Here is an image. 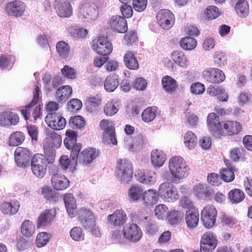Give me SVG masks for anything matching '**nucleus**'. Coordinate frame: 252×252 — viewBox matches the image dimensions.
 Here are the masks:
<instances>
[{
  "instance_id": "nucleus-28",
  "label": "nucleus",
  "mask_w": 252,
  "mask_h": 252,
  "mask_svg": "<svg viewBox=\"0 0 252 252\" xmlns=\"http://www.w3.org/2000/svg\"><path fill=\"white\" fill-rule=\"evenodd\" d=\"M40 90L38 86H36L33 91V96L31 103L26 105L21 110V113L24 119L27 121L30 115V109L35 106L39 101Z\"/></svg>"
},
{
  "instance_id": "nucleus-25",
  "label": "nucleus",
  "mask_w": 252,
  "mask_h": 252,
  "mask_svg": "<svg viewBox=\"0 0 252 252\" xmlns=\"http://www.w3.org/2000/svg\"><path fill=\"white\" fill-rule=\"evenodd\" d=\"M110 24L112 28L120 33H125L127 30V22L123 17L118 15L112 16Z\"/></svg>"
},
{
  "instance_id": "nucleus-64",
  "label": "nucleus",
  "mask_w": 252,
  "mask_h": 252,
  "mask_svg": "<svg viewBox=\"0 0 252 252\" xmlns=\"http://www.w3.org/2000/svg\"><path fill=\"white\" fill-rule=\"evenodd\" d=\"M137 39V35L134 31L127 32L124 37L125 43L128 46L132 45Z\"/></svg>"
},
{
  "instance_id": "nucleus-41",
  "label": "nucleus",
  "mask_w": 252,
  "mask_h": 252,
  "mask_svg": "<svg viewBox=\"0 0 252 252\" xmlns=\"http://www.w3.org/2000/svg\"><path fill=\"white\" fill-rule=\"evenodd\" d=\"M56 49L58 54L61 59H65L69 57L70 47L69 45L65 42H58L56 44Z\"/></svg>"
},
{
  "instance_id": "nucleus-17",
  "label": "nucleus",
  "mask_w": 252,
  "mask_h": 252,
  "mask_svg": "<svg viewBox=\"0 0 252 252\" xmlns=\"http://www.w3.org/2000/svg\"><path fill=\"white\" fill-rule=\"evenodd\" d=\"M26 6L20 0H14L7 3L5 7L6 13L10 16L21 17L25 11Z\"/></svg>"
},
{
  "instance_id": "nucleus-38",
  "label": "nucleus",
  "mask_w": 252,
  "mask_h": 252,
  "mask_svg": "<svg viewBox=\"0 0 252 252\" xmlns=\"http://www.w3.org/2000/svg\"><path fill=\"white\" fill-rule=\"evenodd\" d=\"M158 194L153 189H149L143 193V199L145 203L148 205L156 203L158 198Z\"/></svg>"
},
{
  "instance_id": "nucleus-13",
  "label": "nucleus",
  "mask_w": 252,
  "mask_h": 252,
  "mask_svg": "<svg viewBox=\"0 0 252 252\" xmlns=\"http://www.w3.org/2000/svg\"><path fill=\"white\" fill-rule=\"evenodd\" d=\"M32 155L30 150L22 147H17L14 153L15 161L17 165L26 168L29 165Z\"/></svg>"
},
{
  "instance_id": "nucleus-43",
  "label": "nucleus",
  "mask_w": 252,
  "mask_h": 252,
  "mask_svg": "<svg viewBox=\"0 0 252 252\" xmlns=\"http://www.w3.org/2000/svg\"><path fill=\"white\" fill-rule=\"evenodd\" d=\"M143 193L142 188L139 186H134L131 187L128 191V196L129 200L133 202L139 200Z\"/></svg>"
},
{
  "instance_id": "nucleus-63",
  "label": "nucleus",
  "mask_w": 252,
  "mask_h": 252,
  "mask_svg": "<svg viewBox=\"0 0 252 252\" xmlns=\"http://www.w3.org/2000/svg\"><path fill=\"white\" fill-rule=\"evenodd\" d=\"M146 80L143 77H138L133 82V88L137 90L143 91L147 87Z\"/></svg>"
},
{
  "instance_id": "nucleus-58",
  "label": "nucleus",
  "mask_w": 252,
  "mask_h": 252,
  "mask_svg": "<svg viewBox=\"0 0 252 252\" xmlns=\"http://www.w3.org/2000/svg\"><path fill=\"white\" fill-rule=\"evenodd\" d=\"M220 177L222 180L229 183L233 181L235 178L234 172L229 168L223 169L220 171Z\"/></svg>"
},
{
  "instance_id": "nucleus-44",
  "label": "nucleus",
  "mask_w": 252,
  "mask_h": 252,
  "mask_svg": "<svg viewBox=\"0 0 252 252\" xmlns=\"http://www.w3.org/2000/svg\"><path fill=\"white\" fill-rule=\"evenodd\" d=\"M158 108L156 106L150 107L144 110L142 114V119L146 123L153 121L157 114Z\"/></svg>"
},
{
  "instance_id": "nucleus-56",
  "label": "nucleus",
  "mask_w": 252,
  "mask_h": 252,
  "mask_svg": "<svg viewBox=\"0 0 252 252\" xmlns=\"http://www.w3.org/2000/svg\"><path fill=\"white\" fill-rule=\"evenodd\" d=\"M70 236L74 241H81L84 239V234L80 227H74L70 231Z\"/></svg>"
},
{
  "instance_id": "nucleus-3",
  "label": "nucleus",
  "mask_w": 252,
  "mask_h": 252,
  "mask_svg": "<svg viewBox=\"0 0 252 252\" xmlns=\"http://www.w3.org/2000/svg\"><path fill=\"white\" fill-rule=\"evenodd\" d=\"M79 220L83 226L92 232L93 235L99 236L100 231L96 227L95 217L90 210L86 209L81 210L79 214Z\"/></svg>"
},
{
  "instance_id": "nucleus-37",
  "label": "nucleus",
  "mask_w": 252,
  "mask_h": 252,
  "mask_svg": "<svg viewBox=\"0 0 252 252\" xmlns=\"http://www.w3.org/2000/svg\"><path fill=\"white\" fill-rule=\"evenodd\" d=\"M119 101L112 99L108 101L103 109L104 114L107 116H112L116 114L119 110Z\"/></svg>"
},
{
  "instance_id": "nucleus-14",
  "label": "nucleus",
  "mask_w": 252,
  "mask_h": 252,
  "mask_svg": "<svg viewBox=\"0 0 252 252\" xmlns=\"http://www.w3.org/2000/svg\"><path fill=\"white\" fill-rule=\"evenodd\" d=\"M123 232L126 239L132 242L139 241L142 236L141 230L135 223L126 224L123 228Z\"/></svg>"
},
{
  "instance_id": "nucleus-62",
  "label": "nucleus",
  "mask_w": 252,
  "mask_h": 252,
  "mask_svg": "<svg viewBox=\"0 0 252 252\" xmlns=\"http://www.w3.org/2000/svg\"><path fill=\"white\" fill-rule=\"evenodd\" d=\"M44 83L45 84V90L48 92L52 91L53 89H56L59 86V79L58 78L55 77L52 81V85H50L49 82L50 79L45 77L43 78Z\"/></svg>"
},
{
  "instance_id": "nucleus-40",
  "label": "nucleus",
  "mask_w": 252,
  "mask_h": 252,
  "mask_svg": "<svg viewBox=\"0 0 252 252\" xmlns=\"http://www.w3.org/2000/svg\"><path fill=\"white\" fill-rule=\"evenodd\" d=\"M223 128L225 133L231 135L239 133L241 130V126L237 122L227 121L223 124Z\"/></svg>"
},
{
  "instance_id": "nucleus-36",
  "label": "nucleus",
  "mask_w": 252,
  "mask_h": 252,
  "mask_svg": "<svg viewBox=\"0 0 252 252\" xmlns=\"http://www.w3.org/2000/svg\"><path fill=\"white\" fill-rule=\"evenodd\" d=\"M161 84L164 91L168 93L174 92L177 87L176 81L173 77L168 75L162 77Z\"/></svg>"
},
{
  "instance_id": "nucleus-61",
  "label": "nucleus",
  "mask_w": 252,
  "mask_h": 252,
  "mask_svg": "<svg viewBox=\"0 0 252 252\" xmlns=\"http://www.w3.org/2000/svg\"><path fill=\"white\" fill-rule=\"evenodd\" d=\"M61 72L63 76L68 79H75L76 76V70L67 65H64L62 69Z\"/></svg>"
},
{
  "instance_id": "nucleus-50",
  "label": "nucleus",
  "mask_w": 252,
  "mask_h": 252,
  "mask_svg": "<svg viewBox=\"0 0 252 252\" xmlns=\"http://www.w3.org/2000/svg\"><path fill=\"white\" fill-rule=\"evenodd\" d=\"M180 43L182 48L186 50H191L197 45V42L195 38L188 36L182 38Z\"/></svg>"
},
{
  "instance_id": "nucleus-42",
  "label": "nucleus",
  "mask_w": 252,
  "mask_h": 252,
  "mask_svg": "<svg viewBox=\"0 0 252 252\" xmlns=\"http://www.w3.org/2000/svg\"><path fill=\"white\" fill-rule=\"evenodd\" d=\"M21 233L26 237H31L35 232L33 222L30 220H25L21 226Z\"/></svg>"
},
{
  "instance_id": "nucleus-60",
  "label": "nucleus",
  "mask_w": 252,
  "mask_h": 252,
  "mask_svg": "<svg viewBox=\"0 0 252 252\" xmlns=\"http://www.w3.org/2000/svg\"><path fill=\"white\" fill-rule=\"evenodd\" d=\"M49 237L46 232L39 233L36 237L35 245L38 248L44 246L49 241Z\"/></svg>"
},
{
  "instance_id": "nucleus-31",
  "label": "nucleus",
  "mask_w": 252,
  "mask_h": 252,
  "mask_svg": "<svg viewBox=\"0 0 252 252\" xmlns=\"http://www.w3.org/2000/svg\"><path fill=\"white\" fill-rule=\"evenodd\" d=\"M165 160L166 156L162 151L155 149L151 152V162L154 167H161Z\"/></svg>"
},
{
  "instance_id": "nucleus-16",
  "label": "nucleus",
  "mask_w": 252,
  "mask_h": 252,
  "mask_svg": "<svg viewBox=\"0 0 252 252\" xmlns=\"http://www.w3.org/2000/svg\"><path fill=\"white\" fill-rule=\"evenodd\" d=\"M217 245V240L210 232L205 233L200 241V250L194 252H212Z\"/></svg>"
},
{
  "instance_id": "nucleus-11",
  "label": "nucleus",
  "mask_w": 252,
  "mask_h": 252,
  "mask_svg": "<svg viewBox=\"0 0 252 252\" xmlns=\"http://www.w3.org/2000/svg\"><path fill=\"white\" fill-rule=\"evenodd\" d=\"M100 127L104 130L103 140L108 144H112L113 145L117 144V140L115 137V127L111 125L110 122L107 120H102L99 124Z\"/></svg>"
},
{
  "instance_id": "nucleus-59",
  "label": "nucleus",
  "mask_w": 252,
  "mask_h": 252,
  "mask_svg": "<svg viewBox=\"0 0 252 252\" xmlns=\"http://www.w3.org/2000/svg\"><path fill=\"white\" fill-rule=\"evenodd\" d=\"M82 106V102L79 99L73 98L68 103L67 108L70 112L76 113L81 109Z\"/></svg>"
},
{
  "instance_id": "nucleus-15",
  "label": "nucleus",
  "mask_w": 252,
  "mask_h": 252,
  "mask_svg": "<svg viewBox=\"0 0 252 252\" xmlns=\"http://www.w3.org/2000/svg\"><path fill=\"white\" fill-rule=\"evenodd\" d=\"M203 78L212 83H220L225 79L224 73L220 69L216 68H209L202 73Z\"/></svg>"
},
{
  "instance_id": "nucleus-46",
  "label": "nucleus",
  "mask_w": 252,
  "mask_h": 252,
  "mask_svg": "<svg viewBox=\"0 0 252 252\" xmlns=\"http://www.w3.org/2000/svg\"><path fill=\"white\" fill-rule=\"evenodd\" d=\"M25 140V135L21 131L13 132L10 136L8 144L10 146H17L21 144Z\"/></svg>"
},
{
  "instance_id": "nucleus-54",
  "label": "nucleus",
  "mask_w": 252,
  "mask_h": 252,
  "mask_svg": "<svg viewBox=\"0 0 252 252\" xmlns=\"http://www.w3.org/2000/svg\"><path fill=\"white\" fill-rule=\"evenodd\" d=\"M65 147L69 150H71V156L73 157V164H74L75 161V156H77L78 155V152H80L81 149V144L80 143H75L74 142H71L68 141V143L66 144H64Z\"/></svg>"
},
{
  "instance_id": "nucleus-22",
  "label": "nucleus",
  "mask_w": 252,
  "mask_h": 252,
  "mask_svg": "<svg viewBox=\"0 0 252 252\" xmlns=\"http://www.w3.org/2000/svg\"><path fill=\"white\" fill-rule=\"evenodd\" d=\"M135 176L138 181L146 185H154L157 180L156 173L152 171H136Z\"/></svg>"
},
{
  "instance_id": "nucleus-32",
  "label": "nucleus",
  "mask_w": 252,
  "mask_h": 252,
  "mask_svg": "<svg viewBox=\"0 0 252 252\" xmlns=\"http://www.w3.org/2000/svg\"><path fill=\"white\" fill-rule=\"evenodd\" d=\"M124 62L126 67L129 69L136 70L139 68V63L135 55L127 51L124 57Z\"/></svg>"
},
{
  "instance_id": "nucleus-35",
  "label": "nucleus",
  "mask_w": 252,
  "mask_h": 252,
  "mask_svg": "<svg viewBox=\"0 0 252 252\" xmlns=\"http://www.w3.org/2000/svg\"><path fill=\"white\" fill-rule=\"evenodd\" d=\"M171 57L174 62L180 66L187 68L189 61L185 54L181 51H175L171 54Z\"/></svg>"
},
{
  "instance_id": "nucleus-10",
  "label": "nucleus",
  "mask_w": 252,
  "mask_h": 252,
  "mask_svg": "<svg viewBox=\"0 0 252 252\" xmlns=\"http://www.w3.org/2000/svg\"><path fill=\"white\" fill-rule=\"evenodd\" d=\"M217 211L216 208L208 205L204 207L201 213V220L203 225L208 228H212L216 222Z\"/></svg>"
},
{
  "instance_id": "nucleus-55",
  "label": "nucleus",
  "mask_w": 252,
  "mask_h": 252,
  "mask_svg": "<svg viewBox=\"0 0 252 252\" xmlns=\"http://www.w3.org/2000/svg\"><path fill=\"white\" fill-rule=\"evenodd\" d=\"M206 19L212 20L217 18L220 15L217 7L212 5L208 6L204 12Z\"/></svg>"
},
{
  "instance_id": "nucleus-29",
  "label": "nucleus",
  "mask_w": 252,
  "mask_h": 252,
  "mask_svg": "<svg viewBox=\"0 0 252 252\" xmlns=\"http://www.w3.org/2000/svg\"><path fill=\"white\" fill-rule=\"evenodd\" d=\"M126 219V213L121 210H117L113 214L109 215L107 218L108 221L116 226L123 225Z\"/></svg>"
},
{
  "instance_id": "nucleus-8",
  "label": "nucleus",
  "mask_w": 252,
  "mask_h": 252,
  "mask_svg": "<svg viewBox=\"0 0 252 252\" xmlns=\"http://www.w3.org/2000/svg\"><path fill=\"white\" fill-rule=\"evenodd\" d=\"M92 49L97 54L107 56L112 52L113 47L112 43L108 41L107 37L99 36L96 40H93Z\"/></svg>"
},
{
  "instance_id": "nucleus-57",
  "label": "nucleus",
  "mask_w": 252,
  "mask_h": 252,
  "mask_svg": "<svg viewBox=\"0 0 252 252\" xmlns=\"http://www.w3.org/2000/svg\"><path fill=\"white\" fill-rule=\"evenodd\" d=\"M70 34L74 38H84L88 33V31L79 27H73L70 29Z\"/></svg>"
},
{
  "instance_id": "nucleus-2",
  "label": "nucleus",
  "mask_w": 252,
  "mask_h": 252,
  "mask_svg": "<svg viewBox=\"0 0 252 252\" xmlns=\"http://www.w3.org/2000/svg\"><path fill=\"white\" fill-rule=\"evenodd\" d=\"M168 168L176 182L186 178L189 174L188 166L183 158L180 156H175L170 159Z\"/></svg>"
},
{
  "instance_id": "nucleus-39",
  "label": "nucleus",
  "mask_w": 252,
  "mask_h": 252,
  "mask_svg": "<svg viewBox=\"0 0 252 252\" xmlns=\"http://www.w3.org/2000/svg\"><path fill=\"white\" fill-rule=\"evenodd\" d=\"M118 76L116 74L108 76L104 82V88L106 91L112 92L119 86Z\"/></svg>"
},
{
  "instance_id": "nucleus-19",
  "label": "nucleus",
  "mask_w": 252,
  "mask_h": 252,
  "mask_svg": "<svg viewBox=\"0 0 252 252\" xmlns=\"http://www.w3.org/2000/svg\"><path fill=\"white\" fill-rule=\"evenodd\" d=\"M55 8L58 15L61 18H69L72 15V7L68 0H60Z\"/></svg>"
},
{
  "instance_id": "nucleus-21",
  "label": "nucleus",
  "mask_w": 252,
  "mask_h": 252,
  "mask_svg": "<svg viewBox=\"0 0 252 252\" xmlns=\"http://www.w3.org/2000/svg\"><path fill=\"white\" fill-rule=\"evenodd\" d=\"M97 153L95 148H89L78 152L77 163L83 164L90 163L97 156Z\"/></svg>"
},
{
  "instance_id": "nucleus-6",
  "label": "nucleus",
  "mask_w": 252,
  "mask_h": 252,
  "mask_svg": "<svg viewBox=\"0 0 252 252\" xmlns=\"http://www.w3.org/2000/svg\"><path fill=\"white\" fill-rule=\"evenodd\" d=\"M118 175L121 182L126 184L131 181L133 169L132 163L128 159H119L117 161Z\"/></svg>"
},
{
  "instance_id": "nucleus-33",
  "label": "nucleus",
  "mask_w": 252,
  "mask_h": 252,
  "mask_svg": "<svg viewBox=\"0 0 252 252\" xmlns=\"http://www.w3.org/2000/svg\"><path fill=\"white\" fill-rule=\"evenodd\" d=\"M20 204L17 201H14L12 202H3L0 205L1 212L5 214L13 215L15 214L19 210Z\"/></svg>"
},
{
  "instance_id": "nucleus-26",
  "label": "nucleus",
  "mask_w": 252,
  "mask_h": 252,
  "mask_svg": "<svg viewBox=\"0 0 252 252\" xmlns=\"http://www.w3.org/2000/svg\"><path fill=\"white\" fill-rule=\"evenodd\" d=\"M199 218V213L196 208L187 211L185 221L187 227L190 229L195 228L198 224Z\"/></svg>"
},
{
  "instance_id": "nucleus-48",
  "label": "nucleus",
  "mask_w": 252,
  "mask_h": 252,
  "mask_svg": "<svg viewBox=\"0 0 252 252\" xmlns=\"http://www.w3.org/2000/svg\"><path fill=\"white\" fill-rule=\"evenodd\" d=\"M184 143L189 150L193 149L197 144V138L191 131H189L184 136Z\"/></svg>"
},
{
  "instance_id": "nucleus-30",
  "label": "nucleus",
  "mask_w": 252,
  "mask_h": 252,
  "mask_svg": "<svg viewBox=\"0 0 252 252\" xmlns=\"http://www.w3.org/2000/svg\"><path fill=\"white\" fill-rule=\"evenodd\" d=\"M64 202L68 215L71 218L74 217L77 213V210L76 200L73 195L71 193L65 194Z\"/></svg>"
},
{
  "instance_id": "nucleus-1",
  "label": "nucleus",
  "mask_w": 252,
  "mask_h": 252,
  "mask_svg": "<svg viewBox=\"0 0 252 252\" xmlns=\"http://www.w3.org/2000/svg\"><path fill=\"white\" fill-rule=\"evenodd\" d=\"M46 137L43 140V145L44 154L47 156L49 162H53L55 156V149L58 148L62 144V138L60 135L49 128L45 130Z\"/></svg>"
},
{
  "instance_id": "nucleus-53",
  "label": "nucleus",
  "mask_w": 252,
  "mask_h": 252,
  "mask_svg": "<svg viewBox=\"0 0 252 252\" xmlns=\"http://www.w3.org/2000/svg\"><path fill=\"white\" fill-rule=\"evenodd\" d=\"M70 127L74 128H81L85 125V121L82 117L80 116H72L69 121Z\"/></svg>"
},
{
  "instance_id": "nucleus-5",
  "label": "nucleus",
  "mask_w": 252,
  "mask_h": 252,
  "mask_svg": "<svg viewBox=\"0 0 252 252\" xmlns=\"http://www.w3.org/2000/svg\"><path fill=\"white\" fill-rule=\"evenodd\" d=\"M158 193L163 200L168 202H174L179 197L177 189L173 184L169 182H164L160 184Z\"/></svg>"
},
{
  "instance_id": "nucleus-9",
  "label": "nucleus",
  "mask_w": 252,
  "mask_h": 252,
  "mask_svg": "<svg viewBox=\"0 0 252 252\" xmlns=\"http://www.w3.org/2000/svg\"><path fill=\"white\" fill-rule=\"evenodd\" d=\"M156 18L161 28L167 30L173 26L175 21L174 14L166 9L159 10L157 14Z\"/></svg>"
},
{
  "instance_id": "nucleus-51",
  "label": "nucleus",
  "mask_w": 252,
  "mask_h": 252,
  "mask_svg": "<svg viewBox=\"0 0 252 252\" xmlns=\"http://www.w3.org/2000/svg\"><path fill=\"white\" fill-rule=\"evenodd\" d=\"M154 213L156 217L158 220H164L167 218L169 212L166 205L159 204L155 207Z\"/></svg>"
},
{
  "instance_id": "nucleus-12",
  "label": "nucleus",
  "mask_w": 252,
  "mask_h": 252,
  "mask_svg": "<svg viewBox=\"0 0 252 252\" xmlns=\"http://www.w3.org/2000/svg\"><path fill=\"white\" fill-rule=\"evenodd\" d=\"M45 120L48 126L54 130H62L66 124L65 118L56 112L48 113Z\"/></svg>"
},
{
  "instance_id": "nucleus-27",
  "label": "nucleus",
  "mask_w": 252,
  "mask_h": 252,
  "mask_svg": "<svg viewBox=\"0 0 252 252\" xmlns=\"http://www.w3.org/2000/svg\"><path fill=\"white\" fill-rule=\"evenodd\" d=\"M52 184L56 190L66 189L69 185V181L64 175L58 173L54 174L51 178Z\"/></svg>"
},
{
  "instance_id": "nucleus-47",
  "label": "nucleus",
  "mask_w": 252,
  "mask_h": 252,
  "mask_svg": "<svg viewBox=\"0 0 252 252\" xmlns=\"http://www.w3.org/2000/svg\"><path fill=\"white\" fill-rule=\"evenodd\" d=\"M235 10L241 17H246L249 13V5L246 0H239L237 2Z\"/></svg>"
},
{
  "instance_id": "nucleus-4",
  "label": "nucleus",
  "mask_w": 252,
  "mask_h": 252,
  "mask_svg": "<svg viewBox=\"0 0 252 252\" xmlns=\"http://www.w3.org/2000/svg\"><path fill=\"white\" fill-rule=\"evenodd\" d=\"M49 162L47 156L42 154H35L31 160V167L33 174L39 178L45 175Z\"/></svg>"
},
{
  "instance_id": "nucleus-34",
  "label": "nucleus",
  "mask_w": 252,
  "mask_h": 252,
  "mask_svg": "<svg viewBox=\"0 0 252 252\" xmlns=\"http://www.w3.org/2000/svg\"><path fill=\"white\" fill-rule=\"evenodd\" d=\"M77 156H75L74 158V164H73V156H70V159L67 156L63 155L60 158V166L62 170H66L70 166L71 170L73 171L76 169V166L77 164Z\"/></svg>"
},
{
  "instance_id": "nucleus-52",
  "label": "nucleus",
  "mask_w": 252,
  "mask_h": 252,
  "mask_svg": "<svg viewBox=\"0 0 252 252\" xmlns=\"http://www.w3.org/2000/svg\"><path fill=\"white\" fill-rule=\"evenodd\" d=\"M182 218L181 211L173 210L168 213L167 218L169 223L171 225L178 224Z\"/></svg>"
},
{
  "instance_id": "nucleus-49",
  "label": "nucleus",
  "mask_w": 252,
  "mask_h": 252,
  "mask_svg": "<svg viewBox=\"0 0 252 252\" xmlns=\"http://www.w3.org/2000/svg\"><path fill=\"white\" fill-rule=\"evenodd\" d=\"M228 197L231 202L238 203L242 201L245 198V195L243 191L239 189H233L231 190L228 193Z\"/></svg>"
},
{
  "instance_id": "nucleus-24",
  "label": "nucleus",
  "mask_w": 252,
  "mask_h": 252,
  "mask_svg": "<svg viewBox=\"0 0 252 252\" xmlns=\"http://www.w3.org/2000/svg\"><path fill=\"white\" fill-rule=\"evenodd\" d=\"M193 191L196 196L203 200L209 198L213 193V189L210 186L202 184L195 185L193 188Z\"/></svg>"
},
{
  "instance_id": "nucleus-18",
  "label": "nucleus",
  "mask_w": 252,
  "mask_h": 252,
  "mask_svg": "<svg viewBox=\"0 0 252 252\" xmlns=\"http://www.w3.org/2000/svg\"><path fill=\"white\" fill-rule=\"evenodd\" d=\"M56 214L55 209H46L38 216L37 220V227L44 228L49 225Z\"/></svg>"
},
{
  "instance_id": "nucleus-20",
  "label": "nucleus",
  "mask_w": 252,
  "mask_h": 252,
  "mask_svg": "<svg viewBox=\"0 0 252 252\" xmlns=\"http://www.w3.org/2000/svg\"><path fill=\"white\" fill-rule=\"evenodd\" d=\"M207 124L209 130L213 134H221V128L219 117L215 113H210L207 117Z\"/></svg>"
},
{
  "instance_id": "nucleus-7",
  "label": "nucleus",
  "mask_w": 252,
  "mask_h": 252,
  "mask_svg": "<svg viewBox=\"0 0 252 252\" xmlns=\"http://www.w3.org/2000/svg\"><path fill=\"white\" fill-rule=\"evenodd\" d=\"M79 15L88 22L94 21L98 17L97 7L93 3H82L79 6Z\"/></svg>"
},
{
  "instance_id": "nucleus-23",
  "label": "nucleus",
  "mask_w": 252,
  "mask_h": 252,
  "mask_svg": "<svg viewBox=\"0 0 252 252\" xmlns=\"http://www.w3.org/2000/svg\"><path fill=\"white\" fill-rule=\"evenodd\" d=\"M19 122L18 115L9 111H4L0 114V125L10 126L16 125Z\"/></svg>"
},
{
  "instance_id": "nucleus-45",
  "label": "nucleus",
  "mask_w": 252,
  "mask_h": 252,
  "mask_svg": "<svg viewBox=\"0 0 252 252\" xmlns=\"http://www.w3.org/2000/svg\"><path fill=\"white\" fill-rule=\"evenodd\" d=\"M15 58L11 55L0 57V68L1 69H10L15 63Z\"/></svg>"
}]
</instances>
